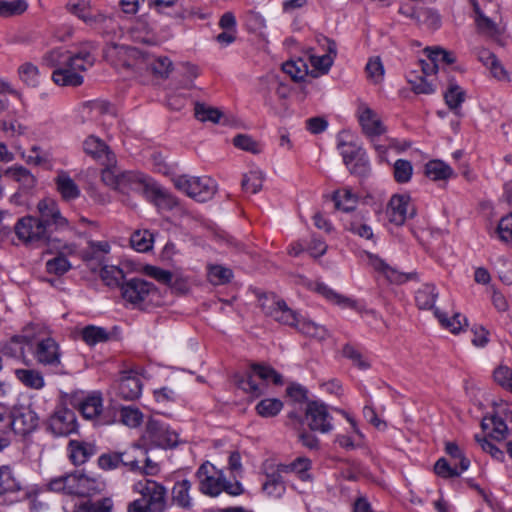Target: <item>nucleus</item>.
I'll use <instances>...</instances> for the list:
<instances>
[{
    "instance_id": "f257e3e1",
    "label": "nucleus",
    "mask_w": 512,
    "mask_h": 512,
    "mask_svg": "<svg viewBox=\"0 0 512 512\" xmlns=\"http://www.w3.org/2000/svg\"><path fill=\"white\" fill-rule=\"evenodd\" d=\"M37 211L38 216L27 215L18 219L14 226L17 238L33 248L47 246L72 252L74 245L63 244L59 237L61 232L70 229V225L57 202L51 198L42 199L37 204Z\"/></svg>"
},
{
    "instance_id": "f03ea898",
    "label": "nucleus",
    "mask_w": 512,
    "mask_h": 512,
    "mask_svg": "<svg viewBox=\"0 0 512 512\" xmlns=\"http://www.w3.org/2000/svg\"><path fill=\"white\" fill-rule=\"evenodd\" d=\"M259 304L265 315L275 321L295 327L301 334L317 340L328 337L327 329L311 320L300 318L296 312L288 307L285 301L274 294H267L259 298Z\"/></svg>"
},
{
    "instance_id": "7ed1b4c3",
    "label": "nucleus",
    "mask_w": 512,
    "mask_h": 512,
    "mask_svg": "<svg viewBox=\"0 0 512 512\" xmlns=\"http://www.w3.org/2000/svg\"><path fill=\"white\" fill-rule=\"evenodd\" d=\"M105 487V482L99 477L80 472L55 477L47 484L49 491L78 497H91L101 493Z\"/></svg>"
},
{
    "instance_id": "20e7f679",
    "label": "nucleus",
    "mask_w": 512,
    "mask_h": 512,
    "mask_svg": "<svg viewBox=\"0 0 512 512\" xmlns=\"http://www.w3.org/2000/svg\"><path fill=\"white\" fill-rule=\"evenodd\" d=\"M196 477L200 492L211 497H217L223 491L231 496H239L244 492L239 481H227L222 472H216L215 467L209 462L203 463L198 468Z\"/></svg>"
},
{
    "instance_id": "39448f33",
    "label": "nucleus",
    "mask_w": 512,
    "mask_h": 512,
    "mask_svg": "<svg viewBox=\"0 0 512 512\" xmlns=\"http://www.w3.org/2000/svg\"><path fill=\"white\" fill-rule=\"evenodd\" d=\"M172 182L179 191L198 202L212 199L217 190L215 180L208 176L176 175L172 177Z\"/></svg>"
},
{
    "instance_id": "423d86ee",
    "label": "nucleus",
    "mask_w": 512,
    "mask_h": 512,
    "mask_svg": "<svg viewBox=\"0 0 512 512\" xmlns=\"http://www.w3.org/2000/svg\"><path fill=\"white\" fill-rule=\"evenodd\" d=\"M252 373L238 381V387L251 394L253 397H259L264 393L265 385L257 383L255 377L262 381L272 380L276 385L282 384V376L273 368L260 364L252 365Z\"/></svg>"
},
{
    "instance_id": "0eeeda50",
    "label": "nucleus",
    "mask_w": 512,
    "mask_h": 512,
    "mask_svg": "<svg viewBox=\"0 0 512 512\" xmlns=\"http://www.w3.org/2000/svg\"><path fill=\"white\" fill-rule=\"evenodd\" d=\"M143 440L151 446L168 449L176 447L179 439L166 424L151 418L146 424Z\"/></svg>"
},
{
    "instance_id": "6e6552de",
    "label": "nucleus",
    "mask_w": 512,
    "mask_h": 512,
    "mask_svg": "<svg viewBox=\"0 0 512 512\" xmlns=\"http://www.w3.org/2000/svg\"><path fill=\"white\" fill-rule=\"evenodd\" d=\"M10 418L12 435L26 436L38 427V415L29 406H13Z\"/></svg>"
},
{
    "instance_id": "1a4fd4ad",
    "label": "nucleus",
    "mask_w": 512,
    "mask_h": 512,
    "mask_svg": "<svg viewBox=\"0 0 512 512\" xmlns=\"http://www.w3.org/2000/svg\"><path fill=\"white\" fill-rule=\"evenodd\" d=\"M59 56L60 52L57 50H54L49 54V59L53 65H58V67L52 73V80L54 83L59 86H80L83 83V76L73 67H70L68 61L65 58L62 62H59Z\"/></svg>"
},
{
    "instance_id": "9d476101",
    "label": "nucleus",
    "mask_w": 512,
    "mask_h": 512,
    "mask_svg": "<svg viewBox=\"0 0 512 512\" xmlns=\"http://www.w3.org/2000/svg\"><path fill=\"white\" fill-rule=\"evenodd\" d=\"M48 429L55 436H68L77 431L76 415L66 407H57L48 421Z\"/></svg>"
},
{
    "instance_id": "9b49d317",
    "label": "nucleus",
    "mask_w": 512,
    "mask_h": 512,
    "mask_svg": "<svg viewBox=\"0 0 512 512\" xmlns=\"http://www.w3.org/2000/svg\"><path fill=\"white\" fill-rule=\"evenodd\" d=\"M306 418L312 431L329 433L333 430L332 416L328 412L327 405L318 401L307 404Z\"/></svg>"
},
{
    "instance_id": "f8f14e48",
    "label": "nucleus",
    "mask_w": 512,
    "mask_h": 512,
    "mask_svg": "<svg viewBox=\"0 0 512 512\" xmlns=\"http://www.w3.org/2000/svg\"><path fill=\"white\" fill-rule=\"evenodd\" d=\"M318 43L322 46L325 51L322 55L309 54V61L313 67L312 76L317 77L319 74H327L333 65L334 59L337 55V46L335 41L321 37L318 39Z\"/></svg>"
},
{
    "instance_id": "ddd939ff",
    "label": "nucleus",
    "mask_w": 512,
    "mask_h": 512,
    "mask_svg": "<svg viewBox=\"0 0 512 512\" xmlns=\"http://www.w3.org/2000/svg\"><path fill=\"white\" fill-rule=\"evenodd\" d=\"M123 298L132 303L139 304L145 301L151 294L157 292L154 284L141 279L132 278L121 285Z\"/></svg>"
},
{
    "instance_id": "4468645a",
    "label": "nucleus",
    "mask_w": 512,
    "mask_h": 512,
    "mask_svg": "<svg viewBox=\"0 0 512 512\" xmlns=\"http://www.w3.org/2000/svg\"><path fill=\"white\" fill-rule=\"evenodd\" d=\"M387 215L395 225H403L407 218L415 215V208L408 195H393L388 203Z\"/></svg>"
},
{
    "instance_id": "2eb2a0df",
    "label": "nucleus",
    "mask_w": 512,
    "mask_h": 512,
    "mask_svg": "<svg viewBox=\"0 0 512 512\" xmlns=\"http://www.w3.org/2000/svg\"><path fill=\"white\" fill-rule=\"evenodd\" d=\"M141 486L140 493L152 512H164L166 509V488L153 480H146Z\"/></svg>"
},
{
    "instance_id": "dca6fc26",
    "label": "nucleus",
    "mask_w": 512,
    "mask_h": 512,
    "mask_svg": "<svg viewBox=\"0 0 512 512\" xmlns=\"http://www.w3.org/2000/svg\"><path fill=\"white\" fill-rule=\"evenodd\" d=\"M265 481L262 484L263 491L275 498H280L286 491L283 472L276 463L266 462L263 466Z\"/></svg>"
},
{
    "instance_id": "f3484780",
    "label": "nucleus",
    "mask_w": 512,
    "mask_h": 512,
    "mask_svg": "<svg viewBox=\"0 0 512 512\" xmlns=\"http://www.w3.org/2000/svg\"><path fill=\"white\" fill-rule=\"evenodd\" d=\"M116 161L112 165H103L105 168L102 170V181L107 185L123 193L130 190L131 182L133 181L135 172L133 171H120L116 165Z\"/></svg>"
},
{
    "instance_id": "a211bd4d",
    "label": "nucleus",
    "mask_w": 512,
    "mask_h": 512,
    "mask_svg": "<svg viewBox=\"0 0 512 512\" xmlns=\"http://www.w3.org/2000/svg\"><path fill=\"white\" fill-rule=\"evenodd\" d=\"M85 154L91 156L101 165H112L115 162V155L108 145L99 137L88 136L82 144Z\"/></svg>"
},
{
    "instance_id": "6ab92c4d",
    "label": "nucleus",
    "mask_w": 512,
    "mask_h": 512,
    "mask_svg": "<svg viewBox=\"0 0 512 512\" xmlns=\"http://www.w3.org/2000/svg\"><path fill=\"white\" fill-rule=\"evenodd\" d=\"M367 257L369 265L392 284H403L416 276L412 273L406 274L398 271L397 269L387 264L383 259L372 253H367Z\"/></svg>"
},
{
    "instance_id": "aec40b11",
    "label": "nucleus",
    "mask_w": 512,
    "mask_h": 512,
    "mask_svg": "<svg viewBox=\"0 0 512 512\" xmlns=\"http://www.w3.org/2000/svg\"><path fill=\"white\" fill-rule=\"evenodd\" d=\"M59 345L52 338L40 340L35 347L34 357L44 366H58L60 364Z\"/></svg>"
},
{
    "instance_id": "412c9836",
    "label": "nucleus",
    "mask_w": 512,
    "mask_h": 512,
    "mask_svg": "<svg viewBox=\"0 0 512 512\" xmlns=\"http://www.w3.org/2000/svg\"><path fill=\"white\" fill-rule=\"evenodd\" d=\"M130 190L143 195L148 201L156 203L164 188L145 175L135 172Z\"/></svg>"
},
{
    "instance_id": "4be33fe9",
    "label": "nucleus",
    "mask_w": 512,
    "mask_h": 512,
    "mask_svg": "<svg viewBox=\"0 0 512 512\" xmlns=\"http://www.w3.org/2000/svg\"><path fill=\"white\" fill-rule=\"evenodd\" d=\"M358 119L363 132L371 138L382 135L385 132V127L380 118L367 105H361L358 108Z\"/></svg>"
},
{
    "instance_id": "5701e85b",
    "label": "nucleus",
    "mask_w": 512,
    "mask_h": 512,
    "mask_svg": "<svg viewBox=\"0 0 512 512\" xmlns=\"http://www.w3.org/2000/svg\"><path fill=\"white\" fill-rule=\"evenodd\" d=\"M142 392V382L133 370L122 372L118 385V394L125 400H135Z\"/></svg>"
},
{
    "instance_id": "b1692460",
    "label": "nucleus",
    "mask_w": 512,
    "mask_h": 512,
    "mask_svg": "<svg viewBox=\"0 0 512 512\" xmlns=\"http://www.w3.org/2000/svg\"><path fill=\"white\" fill-rule=\"evenodd\" d=\"M54 182L57 192L64 201H72L80 196L81 192L79 186L66 171H58Z\"/></svg>"
},
{
    "instance_id": "393cba45",
    "label": "nucleus",
    "mask_w": 512,
    "mask_h": 512,
    "mask_svg": "<svg viewBox=\"0 0 512 512\" xmlns=\"http://www.w3.org/2000/svg\"><path fill=\"white\" fill-rule=\"evenodd\" d=\"M191 489L192 483L188 479L177 481L171 491L172 502L184 510H191L193 507Z\"/></svg>"
},
{
    "instance_id": "a878e982",
    "label": "nucleus",
    "mask_w": 512,
    "mask_h": 512,
    "mask_svg": "<svg viewBox=\"0 0 512 512\" xmlns=\"http://www.w3.org/2000/svg\"><path fill=\"white\" fill-rule=\"evenodd\" d=\"M284 474L294 473L302 481H311L309 470L312 467L311 460L307 457H298L289 464L276 463Z\"/></svg>"
},
{
    "instance_id": "bb28decb",
    "label": "nucleus",
    "mask_w": 512,
    "mask_h": 512,
    "mask_svg": "<svg viewBox=\"0 0 512 512\" xmlns=\"http://www.w3.org/2000/svg\"><path fill=\"white\" fill-rule=\"evenodd\" d=\"M69 458L74 465L84 464L94 455L95 447L92 444L71 440L68 444Z\"/></svg>"
},
{
    "instance_id": "cd10ccee",
    "label": "nucleus",
    "mask_w": 512,
    "mask_h": 512,
    "mask_svg": "<svg viewBox=\"0 0 512 512\" xmlns=\"http://www.w3.org/2000/svg\"><path fill=\"white\" fill-rule=\"evenodd\" d=\"M466 99V92L459 85L451 83L444 93V100L447 106L458 117H462L461 104Z\"/></svg>"
},
{
    "instance_id": "c85d7f7f",
    "label": "nucleus",
    "mask_w": 512,
    "mask_h": 512,
    "mask_svg": "<svg viewBox=\"0 0 512 512\" xmlns=\"http://www.w3.org/2000/svg\"><path fill=\"white\" fill-rule=\"evenodd\" d=\"M113 507L110 498H103L96 502H83L80 504L64 505L65 512H111Z\"/></svg>"
},
{
    "instance_id": "c756f323",
    "label": "nucleus",
    "mask_w": 512,
    "mask_h": 512,
    "mask_svg": "<svg viewBox=\"0 0 512 512\" xmlns=\"http://www.w3.org/2000/svg\"><path fill=\"white\" fill-rule=\"evenodd\" d=\"M33 344L26 336H14L2 347L5 356L25 359L26 347L32 348Z\"/></svg>"
},
{
    "instance_id": "7c9ffc66",
    "label": "nucleus",
    "mask_w": 512,
    "mask_h": 512,
    "mask_svg": "<svg viewBox=\"0 0 512 512\" xmlns=\"http://www.w3.org/2000/svg\"><path fill=\"white\" fill-rule=\"evenodd\" d=\"M438 291L434 284H423L415 293V302L419 309L429 310L434 308Z\"/></svg>"
},
{
    "instance_id": "2f4dec72",
    "label": "nucleus",
    "mask_w": 512,
    "mask_h": 512,
    "mask_svg": "<svg viewBox=\"0 0 512 512\" xmlns=\"http://www.w3.org/2000/svg\"><path fill=\"white\" fill-rule=\"evenodd\" d=\"M411 18L414 19L420 26H424L429 30H436L441 25V18L439 14L430 8H418L413 11Z\"/></svg>"
},
{
    "instance_id": "473e14b6",
    "label": "nucleus",
    "mask_w": 512,
    "mask_h": 512,
    "mask_svg": "<svg viewBox=\"0 0 512 512\" xmlns=\"http://www.w3.org/2000/svg\"><path fill=\"white\" fill-rule=\"evenodd\" d=\"M66 54L65 59L70 67H73L78 73L86 71L95 63V57L87 49H81L76 53L67 52Z\"/></svg>"
},
{
    "instance_id": "72a5a7b5",
    "label": "nucleus",
    "mask_w": 512,
    "mask_h": 512,
    "mask_svg": "<svg viewBox=\"0 0 512 512\" xmlns=\"http://www.w3.org/2000/svg\"><path fill=\"white\" fill-rule=\"evenodd\" d=\"M102 409L103 400L101 395L97 393L87 396L79 405V410L86 419H93L99 416Z\"/></svg>"
},
{
    "instance_id": "f704fd0d",
    "label": "nucleus",
    "mask_w": 512,
    "mask_h": 512,
    "mask_svg": "<svg viewBox=\"0 0 512 512\" xmlns=\"http://www.w3.org/2000/svg\"><path fill=\"white\" fill-rule=\"evenodd\" d=\"M17 379L30 389L40 390L44 387L45 381L41 372L34 369H17Z\"/></svg>"
},
{
    "instance_id": "c9c22d12",
    "label": "nucleus",
    "mask_w": 512,
    "mask_h": 512,
    "mask_svg": "<svg viewBox=\"0 0 512 512\" xmlns=\"http://www.w3.org/2000/svg\"><path fill=\"white\" fill-rule=\"evenodd\" d=\"M11 437L10 410L0 403V452L10 445Z\"/></svg>"
},
{
    "instance_id": "e433bc0d",
    "label": "nucleus",
    "mask_w": 512,
    "mask_h": 512,
    "mask_svg": "<svg viewBox=\"0 0 512 512\" xmlns=\"http://www.w3.org/2000/svg\"><path fill=\"white\" fill-rule=\"evenodd\" d=\"M425 174L434 181L446 180L453 174V169L441 160H431L425 165Z\"/></svg>"
},
{
    "instance_id": "4c0bfd02",
    "label": "nucleus",
    "mask_w": 512,
    "mask_h": 512,
    "mask_svg": "<svg viewBox=\"0 0 512 512\" xmlns=\"http://www.w3.org/2000/svg\"><path fill=\"white\" fill-rule=\"evenodd\" d=\"M332 199L335 203V207L344 212L354 210L357 203V196L349 188L335 191Z\"/></svg>"
},
{
    "instance_id": "58836bf2",
    "label": "nucleus",
    "mask_w": 512,
    "mask_h": 512,
    "mask_svg": "<svg viewBox=\"0 0 512 512\" xmlns=\"http://www.w3.org/2000/svg\"><path fill=\"white\" fill-rule=\"evenodd\" d=\"M434 314L441 325L454 334L459 333L464 326H467L466 317L460 313H455L452 318H448L444 313L440 312L438 309H435Z\"/></svg>"
},
{
    "instance_id": "ea45409f",
    "label": "nucleus",
    "mask_w": 512,
    "mask_h": 512,
    "mask_svg": "<svg viewBox=\"0 0 512 512\" xmlns=\"http://www.w3.org/2000/svg\"><path fill=\"white\" fill-rule=\"evenodd\" d=\"M263 181L264 174L262 171L253 169L243 174L241 186L245 192L256 194L262 189Z\"/></svg>"
},
{
    "instance_id": "a19ab883",
    "label": "nucleus",
    "mask_w": 512,
    "mask_h": 512,
    "mask_svg": "<svg viewBox=\"0 0 512 512\" xmlns=\"http://www.w3.org/2000/svg\"><path fill=\"white\" fill-rule=\"evenodd\" d=\"M20 484L13 475L11 468L7 465L0 467V496L6 493L16 492Z\"/></svg>"
},
{
    "instance_id": "79ce46f5",
    "label": "nucleus",
    "mask_w": 512,
    "mask_h": 512,
    "mask_svg": "<svg viewBox=\"0 0 512 512\" xmlns=\"http://www.w3.org/2000/svg\"><path fill=\"white\" fill-rule=\"evenodd\" d=\"M81 335L83 341L89 346H94L109 340V333L104 328L93 325L83 328Z\"/></svg>"
},
{
    "instance_id": "37998d69",
    "label": "nucleus",
    "mask_w": 512,
    "mask_h": 512,
    "mask_svg": "<svg viewBox=\"0 0 512 512\" xmlns=\"http://www.w3.org/2000/svg\"><path fill=\"white\" fill-rule=\"evenodd\" d=\"M194 114L199 121H210L212 123H219L223 116L222 112L218 108L199 102L195 103Z\"/></svg>"
},
{
    "instance_id": "c03bdc74",
    "label": "nucleus",
    "mask_w": 512,
    "mask_h": 512,
    "mask_svg": "<svg viewBox=\"0 0 512 512\" xmlns=\"http://www.w3.org/2000/svg\"><path fill=\"white\" fill-rule=\"evenodd\" d=\"M101 279L107 286H121L125 277L124 271L118 266L105 265L100 272Z\"/></svg>"
},
{
    "instance_id": "a18cd8bd",
    "label": "nucleus",
    "mask_w": 512,
    "mask_h": 512,
    "mask_svg": "<svg viewBox=\"0 0 512 512\" xmlns=\"http://www.w3.org/2000/svg\"><path fill=\"white\" fill-rule=\"evenodd\" d=\"M28 8L25 0H1L0 17H12L24 13Z\"/></svg>"
},
{
    "instance_id": "49530a36",
    "label": "nucleus",
    "mask_w": 512,
    "mask_h": 512,
    "mask_svg": "<svg viewBox=\"0 0 512 512\" xmlns=\"http://www.w3.org/2000/svg\"><path fill=\"white\" fill-rule=\"evenodd\" d=\"M7 174H10L12 178L19 182L24 188L30 189L34 187L36 179L34 175L23 166H13L7 170Z\"/></svg>"
},
{
    "instance_id": "de8ad7c7",
    "label": "nucleus",
    "mask_w": 512,
    "mask_h": 512,
    "mask_svg": "<svg viewBox=\"0 0 512 512\" xmlns=\"http://www.w3.org/2000/svg\"><path fill=\"white\" fill-rule=\"evenodd\" d=\"M67 9L86 23L95 21V18L90 14L89 2L86 0H70L67 3Z\"/></svg>"
},
{
    "instance_id": "09e8293b",
    "label": "nucleus",
    "mask_w": 512,
    "mask_h": 512,
    "mask_svg": "<svg viewBox=\"0 0 512 512\" xmlns=\"http://www.w3.org/2000/svg\"><path fill=\"white\" fill-rule=\"evenodd\" d=\"M131 246L138 252H147L152 248L153 236L147 231H135L130 238Z\"/></svg>"
},
{
    "instance_id": "8fccbe9b",
    "label": "nucleus",
    "mask_w": 512,
    "mask_h": 512,
    "mask_svg": "<svg viewBox=\"0 0 512 512\" xmlns=\"http://www.w3.org/2000/svg\"><path fill=\"white\" fill-rule=\"evenodd\" d=\"M315 289L318 293L323 295L326 299H328L342 307L354 308V302L352 300L336 293L334 290L329 288L324 283H317Z\"/></svg>"
},
{
    "instance_id": "3c124183",
    "label": "nucleus",
    "mask_w": 512,
    "mask_h": 512,
    "mask_svg": "<svg viewBox=\"0 0 512 512\" xmlns=\"http://www.w3.org/2000/svg\"><path fill=\"white\" fill-rule=\"evenodd\" d=\"M282 408L283 403L275 398L264 399L256 405L257 413L262 417H274Z\"/></svg>"
},
{
    "instance_id": "603ef678",
    "label": "nucleus",
    "mask_w": 512,
    "mask_h": 512,
    "mask_svg": "<svg viewBox=\"0 0 512 512\" xmlns=\"http://www.w3.org/2000/svg\"><path fill=\"white\" fill-rule=\"evenodd\" d=\"M121 422L131 428L138 427L143 421L142 412L134 406H124L120 410Z\"/></svg>"
},
{
    "instance_id": "864d4df0",
    "label": "nucleus",
    "mask_w": 512,
    "mask_h": 512,
    "mask_svg": "<svg viewBox=\"0 0 512 512\" xmlns=\"http://www.w3.org/2000/svg\"><path fill=\"white\" fill-rule=\"evenodd\" d=\"M144 272L149 277L167 286L174 287L177 285V281L173 282V274L168 270H164L152 265H147L144 268Z\"/></svg>"
},
{
    "instance_id": "5fc2aeb1",
    "label": "nucleus",
    "mask_w": 512,
    "mask_h": 512,
    "mask_svg": "<svg viewBox=\"0 0 512 512\" xmlns=\"http://www.w3.org/2000/svg\"><path fill=\"white\" fill-rule=\"evenodd\" d=\"M232 276V271L221 265H212L208 270V279L213 285H223L229 282Z\"/></svg>"
},
{
    "instance_id": "6e6d98bb",
    "label": "nucleus",
    "mask_w": 512,
    "mask_h": 512,
    "mask_svg": "<svg viewBox=\"0 0 512 512\" xmlns=\"http://www.w3.org/2000/svg\"><path fill=\"white\" fill-rule=\"evenodd\" d=\"M70 269L71 264L63 254H59L46 262V270L50 274L60 276L68 272Z\"/></svg>"
},
{
    "instance_id": "4d7b16f0",
    "label": "nucleus",
    "mask_w": 512,
    "mask_h": 512,
    "mask_svg": "<svg viewBox=\"0 0 512 512\" xmlns=\"http://www.w3.org/2000/svg\"><path fill=\"white\" fill-rule=\"evenodd\" d=\"M233 144L238 149L250 152L252 154H259L262 151L260 144L251 136L246 134L236 135L233 138Z\"/></svg>"
},
{
    "instance_id": "13d9d810",
    "label": "nucleus",
    "mask_w": 512,
    "mask_h": 512,
    "mask_svg": "<svg viewBox=\"0 0 512 512\" xmlns=\"http://www.w3.org/2000/svg\"><path fill=\"white\" fill-rule=\"evenodd\" d=\"M368 78L375 84L380 83L384 77V66L380 57L375 56L369 59L366 64Z\"/></svg>"
},
{
    "instance_id": "bf43d9fd",
    "label": "nucleus",
    "mask_w": 512,
    "mask_h": 512,
    "mask_svg": "<svg viewBox=\"0 0 512 512\" xmlns=\"http://www.w3.org/2000/svg\"><path fill=\"white\" fill-rule=\"evenodd\" d=\"M282 70L294 81L302 80L307 74V66L302 60L287 61L282 65Z\"/></svg>"
},
{
    "instance_id": "052dcab7",
    "label": "nucleus",
    "mask_w": 512,
    "mask_h": 512,
    "mask_svg": "<svg viewBox=\"0 0 512 512\" xmlns=\"http://www.w3.org/2000/svg\"><path fill=\"white\" fill-rule=\"evenodd\" d=\"M19 76L28 86L35 87L39 84L38 68L31 63H24L19 67Z\"/></svg>"
},
{
    "instance_id": "680f3d73",
    "label": "nucleus",
    "mask_w": 512,
    "mask_h": 512,
    "mask_svg": "<svg viewBox=\"0 0 512 512\" xmlns=\"http://www.w3.org/2000/svg\"><path fill=\"white\" fill-rule=\"evenodd\" d=\"M413 168L409 161L398 159L394 164V177L398 183H406L412 176Z\"/></svg>"
},
{
    "instance_id": "e2e57ef3",
    "label": "nucleus",
    "mask_w": 512,
    "mask_h": 512,
    "mask_svg": "<svg viewBox=\"0 0 512 512\" xmlns=\"http://www.w3.org/2000/svg\"><path fill=\"white\" fill-rule=\"evenodd\" d=\"M338 148L340 154L343 157V162L346 166H349L358 155H361L364 151L361 147H358L352 143L339 142Z\"/></svg>"
},
{
    "instance_id": "0e129e2a",
    "label": "nucleus",
    "mask_w": 512,
    "mask_h": 512,
    "mask_svg": "<svg viewBox=\"0 0 512 512\" xmlns=\"http://www.w3.org/2000/svg\"><path fill=\"white\" fill-rule=\"evenodd\" d=\"M346 229L361 238L367 240L373 238L372 228L369 225L362 223L360 217H357L346 224Z\"/></svg>"
},
{
    "instance_id": "69168bd1",
    "label": "nucleus",
    "mask_w": 512,
    "mask_h": 512,
    "mask_svg": "<svg viewBox=\"0 0 512 512\" xmlns=\"http://www.w3.org/2000/svg\"><path fill=\"white\" fill-rule=\"evenodd\" d=\"M343 355L361 370H366L370 367V363L362 356L360 351L350 344H346L343 347Z\"/></svg>"
},
{
    "instance_id": "338daca9",
    "label": "nucleus",
    "mask_w": 512,
    "mask_h": 512,
    "mask_svg": "<svg viewBox=\"0 0 512 512\" xmlns=\"http://www.w3.org/2000/svg\"><path fill=\"white\" fill-rule=\"evenodd\" d=\"M475 12V22L478 30L489 36L494 35L497 32L496 24L490 18L484 16L477 6H475Z\"/></svg>"
},
{
    "instance_id": "774afa93",
    "label": "nucleus",
    "mask_w": 512,
    "mask_h": 512,
    "mask_svg": "<svg viewBox=\"0 0 512 512\" xmlns=\"http://www.w3.org/2000/svg\"><path fill=\"white\" fill-rule=\"evenodd\" d=\"M497 233L502 241H512V212L500 220Z\"/></svg>"
}]
</instances>
